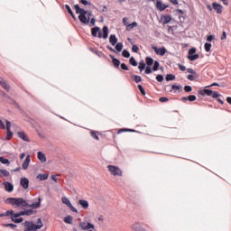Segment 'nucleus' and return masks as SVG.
Segmentation results:
<instances>
[{"label":"nucleus","instance_id":"1","mask_svg":"<svg viewBox=\"0 0 231 231\" xmlns=\"http://www.w3.org/2000/svg\"><path fill=\"white\" fill-rule=\"evenodd\" d=\"M5 203L12 205L14 208H24L30 207L31 208H39L41 207V199H38V202L28 204L23 198H8Z\"/></svg>","mask_w":231,"mask_h":231},{"label":"nucleus","instance_id":"2","mask_svg":"<svg viewBox=\"0 0 231 231\" xmlns=\"http://www.w3.org/2000/svg\"><path fill=\"white\" fill-rule=\"evenodd\" d=\"M74 9L76 10V14H79V19L80 23H83V24H89V21H90L91 25L95 26L96 20L95 18H91V15H92L91 12H88L80 8L79 5H75Z\"/></svg>","mask_w":231,"mask_h":231},{"label":"nucleus","instance_id":"3","mask_svg":"<svg viewBox=\"0 0 231 231\" xmlns=\"http://www.w3.org/2000/svg\"><path fill=\"white\" fill-rule=\"evenodd\" d=\"M32 214H33V210L32 209L14 213V215L12 217V221L13 223H23V217H21V216H32Z\"/></svg>","mask_w":231,"mask_h":231},{"label":"nucleus","instance_id":"4","mask_svg":"<svg viewBox=\"0 0 231 231\" xmlns=\"http://www.w3.org/2000/svg\"><path fill=\"white\" fill-rule=\"evenodd\" d=\"M6 126L5 125V123L3 121L0 122V127L1 129H6L7 134H6V139L11 140L12 136H14V133L10 130L12 127V123L8 120H5Z\"/></svg>","mask_w":231,"mask_h":231},{"label":"nucleus","instance_id":"5","mask_svg":"<svg viewBox=\"0 0 231 231\" xmlns=\"http://www.w3.org/2000/svg\"><path fill=\"white\" fill-rule=\"evenodd\" d=\"M123 24L124 26H126L125 31L131 32L134 28H136L138 26V23L133 22L132 23H129V18L124 17L123 18Z\"/></svg>","mask_w":231,"mask_h":231},{"label":"nucleus","instance_id":"6","mask_svg":"<svg viewBox=\"0 0 231 231\" xmlns=\"http://www.w3.org/2000/svg\"><path fill=\"white\" fill-rule=\"evenodd\" d=\"M107 169H108V171L110 172V174H112V176L122 177L124 174V172L121 171V169L118 168L117 166L108 165Z\"/></svg>","mask_w":231,"mask_h":231},{"label":"nucleus","instance_id":"7","mask_svg":"<svg viewBox=\"0 0 231 231\" xmlns=\"http://www.w3.org/2000/svg\"><path fill=\"white\" fill-rule=\"evenodd\" d=\"M79 226L83 230H95V225L89 222H79Z\"/></svg>","mask_w":231,"mask_h":231},{"label":"nucleus","instance_id":"8","mask_svg":"<svg viewBox=\"0 0 231 231\" xmlns=\"http://www.w3.org/2000/svg\"><path fill=\"white\" fill-rule=\"evenodd\" d=\"M188 59L189 60L194 61L197 60V59H199V54H194L196 53V48H191L189 51Z\"/></svg>","mask_w":231,"mask_h":231},{"label":"nucleus","instance_id":"9","mask_svg":"<svg viewBox=\"0 0 231 231\" xmlns=\"http://www.w3.org/2000/svg\"><path fill=\"white\" fill-rule=\"evenodd\" d=\"M155 8H157L159 12H163L165 9L169 8V5L163 4L162 0H157L155 4Z\"/></svg>","mask_w":231,"mask_h":231},{"label":"nucleus","instance_id":"10","mask_svg":"<svg viewBox=\"0 0 231 231\" xmlns=\"http://www.w3.org/2000/svg\"><path fill=\"white\" fill-rule=\"evenodd\" d=\"M20 185L24 189V190H27V189L30 188V180L28 178L23 177L20 180Z\"/></svg>","mask_w":231,"mask_h":231},{"label":"nucleus","instance_id":"11","mask_svg":"<svg viewBox=\"0 0 231 231\" xmlns=\"http://www.w3.org/2000/svg\"><path fill=\"white\" fill-rule=\"evenodd\" d=\"M91 33L93 37H98V39H102V32L100 31V28L98 27L92 28Z\"/></svg>","mask_w":231,"mask_h":231},{"label":"nucleus","instance_id":"12","mask_svg":"<svg viewBox=\"0 0 231 231\" xmlns=\"http://www.w3.org/2000/svg\"><path fill=\"white\" fill-rule=\"evenodd\" d=\"M0 86L1 88H3V89L7 91V93L10 92V86L8 85L6 80H5V79H3L2 77H0Z\"/></svg>","mask_w":231,"mask_h":231},{"label":"nucleus","instance_id":"13","mask_svg":"<svg viewBox=\"0 0 231 231\" xmlns=\"http://www.w3.org/2000/svg\"><path fill=\"white\" fill-rule=\"evenodd\" d=\"M153 51L157 55H161L162 57H163V55L167 53V49H165V47H162V48L153 47Z\"/></svg>","mask_w":231,"mask_h":231},{"label":"nucleus","instance_id":"14","mask_svg":"<svg viewBox=\"0 0 231 231\" xmlns=\"http://www.w3.org/2000/svg\"><path fill=\"white\" fill-rule=\"evenodd\" d=\"M212 6H213V9H215V11L217 12V14H223V5L214 2L212 4Z\"/></svg>","mask_w":231,"mask_h":231},{"label":"nucleus","instance_id":"15","mask_svg":"<svg viewBox=\"0 0 231 231\" xmlns=\"http://www.w3.org/2000/svg\"><path fill=\"white\" fill-rule=\"evenodd\" d=\"M3 185H4L6 192H14V186L12 183H10L8 181H5V182H3Z\"/></svg>","mask_w":231,"mask_h":231},{"label":"nucleus","instance_id":"16","mask_svg":"<svg viewBox=\"0 0 231 231\" xmlns=\"http://www.w3.org/2000/svg\"><path fill=\"white\" fill-rule=\"evenodd\" d=\"M161 21H162V24H169V23H171V21H172V17H171V15H169V14H165L161 17Z\"/></svg>","mask_w":231,"mask_h":231},{"label":"nucleus","instance_id":"17","mask_svg":"<svg viewBox=\"0 0 231 231\" xmlns=\"http://www.w3.org/2000/svg\"><path fill=\"white\" fill-rule=\"evenodd\" d=\"M109 42L112 46H116L118 42V38H116V35L111 34L109 37Z\"/></svg>","mask_w":231,"mask_h":231},{"label":"nucleus","instance_id":"18","mask_svg":"<svg viewBox=\"0 0 231 231\" xmlns=\"http://www.w3.org/2000/svg\"><path fill=\"white\" fill-rule=\"evenodd\" d=\"M30 155H27V157L25 158L24 162L22 164V168L23 169V171H26V169H28V166L30 165Z\"/></svg>","mask_w":231,"mask_h":231},{"label":"nucleus","instance_id":"19","mask_svg":"<svg viewBox=\"0 0 231 231\" xmlns=\"http://www.w3.org/2000/svg\"><path fill=\"white\" fill-rule=\"evenodd\" d=\"M79 204L82 207V208H84V210L89 208V202H88V200L80 199Z\"/></svg>","mask_w":231,"mask_h":231},{"label":"nucleus","instance_id":"20","mask_svg":"<svg viewBox=\"0 0 231 231\" xmlns=\"http://www.w3.org/2000/svg\"><path fill=\"white\" fill-rule=\"evenodd\" d=\"M40 181H44L45 180H48V173H40L36 177Z\"/></svg>","mask_w":231,"mask_h":231},{"label":"nucleus","instance_id":"21","mask_svg":"<svg viewBox=\"0 0 231 231\" xmlns=\"http://www.w3.org/2000/svg\"><path fill=\"white\" fill-rule=\"evenodd\" d=\"M214 91L211 89H204L203 91H200L199 94L200 95H207L208 97H212Z\"/></svg>","mask_w":231,"mask_h":231},{"label":"nucleus","instance_id":"22","mask_svg":"<svg viewBox=\"0 0 231 231\" xmlns=\"http://www.w3.org/2000/svg\"><path fill=\"white\" fill-rule=\"evenodd\" d=\"M38 160H40L42 163L46 162V155H44L42 152H38Z\"/></svg>","mask_w":231,"mask_h":231},{"label":"nucleus","instance_id":"23","mask_svg":"<svg viewBox=\"0 0 231 231\" xmlns=\"http://www.w3.org/2000/svg\"><path fill=\"white\" fill-rule=\"evenodd\" d=\"M121 133H136V131L133 129L121 128L118 130L117 134H121Z\"/></svg>","mask_w":231,"mask_h":231},{"label":"nucleus","instance_id":"24","mask_svg":"<svg viewBox=\"0 0 231 231\" xmlns=\"http://www.w3.org/2000/svg\"><path fill=\"white\" fill-rule=\"evenodd\" d=\"M10 176V171L6 170H0V178H8Z\"/></svg>","mask_w":231,"mask_h":231},{"label":"nucleus","instance_id":"25","mask_svg":"<svg viewBox=\"0 0 231 231\" xmlns=\"http://www.w3.org/2000/svg\"><path fill=\"white\" fill-rule=\"evenodd\" d=\"M109 35V28L107 26L103 27V39H107V36Z\"/></svg>","mask_w":231,"mask_h":231},{"label":"nucleus","instance_id":"26","mask_svg":"<svg viewBox=\"0 0 231 231\" xmlns=\"http://www.w3.org/2000/svg\"><path fill=\"white\" fill-rule=\"evenodd\" d=\"M18 136L24 142H28V135H26V134L24 132H19Z\"/></svg>","mask_w":231,"mask_h":231},{"label":"nucleus","instance_id":"27","mask_svg":"<svg viewBox=\"0 0 231 231\" xmlns=\"http://www.w3.org/2000/svg\"><path fill=\"white\" fill-rule=\"evenodd\" d=\"M64 223H67L68 225H73V217L69 215L64 217Z\"/></svg>","mask_w":231,"mask_h":231},{"label":"nucleus","instance_id":"28","mask_svg":"<svg viewBox=\"0 0 231 231\" xmlns=\"http://www.w3.org/2000/svg\"><path fill=\"white\" fill-rule=\"evenodd\" d=\"M112 59V62L115 66V68H119L120 66V61L118 60V59L115 58V56H110Z\"/></svg>","mask_w":231,"mask_h":231},{"label":"nucleus","instance_id":"29","mask_svg":"<svg viewBox=\"0 0 231 231\" xmlns=\"http://www.w3.org/2000/svg\"><path fill=\"white\" fill-rule=\"evenodd\" d=\"M90 135L94 138V140H100L98 136H100V133L97 131H91Z\"/></svg>","mask_w":231,"mask_h":231},{"label":"nucleus","instance_id":"30","mask_svg":"<svg viewBox=\"0 0 231 231\" xmlns=\"http://www.w3.org/2000/svg\"><path fill=\"white\" fill-rule=\"evenodd\" d=\"M131 79L134 80V82H136V84H138V82H142V77L138 75H134L131 77Z\"/></svg>","mask_w":231,"mask_h":231},{"label":"nucleus","instance_id":"31","mask_svg":"<svg viewBox=\"0 0 231 231\" xmlns=\"http://www.w3.org/2000/svg\"><path fill=\"white\" fill-rule=\"evenodd\" d=\"M145 62L147 66H152L154 64V60L151 57H146Z\"/></svg>","mask_w":231,"mask_h":231},{"label":"nucleus","instance_id":"32","mask_svg":"<svg viewBox=\"0 0 231 231\" xmlns=\"http://www.w3.org/2000/svg\"><path fill=\"white\" fill-rule=\"evenodd\" d=\"M61 201L64 205H67V207H69L71 204V201H69V198L63 197L61 199Z\"/></svg>","mask_w":231,"mask_h":231},{"label":"nucleus","instance_id":"33","mask_svg":"<svg viewBox=\"0 0 231 231\" xmlns=\"http://www.w3.org/2000/svg\"><path fill=\"white\" fill-rule=\"evenodd\" d=\"M116 50L117 51H122L124 50V44L122 42L116 43Z\"/></svg>","mask_w":231,"mask_h":231},{"label":"nucleus","instance_id":"34","mask_svg":"<svg viewBox=\"0 0 231 231\" xmlns=\"http://www.w3.org/2000/svg\"><path fill=\"white\" fill-rule=\"evenodd\" d=\"M65 8L68 11V13L69 14V15H71V17H73V19H75V14H73V11H71V7H69V5H66Z\"/></svg>","mask_w":231,"mask_h":231},{"label":"nucleus","instance_id":"35","mask_svg":"<svg viewBox=\"0 0 231 231\" xmlns=\"http://www.w3.org/2000/svg\"><path fill=\"white\" fill-rule=\"evenodd\" d=\"M0 162L4 164V165H10V161L8 159H5V157H0Z\"/></svg>","mask_w":231,"mask_h":231},{"label":"nucleus","instance_id":"36","mask_svg":"<svg viewBox=\"0 0 231 231\" xmlns=\"http://www.w3.org/2000/svg\"><path fill=\"white\" fill-rule=\"evenodd\" d=\"M166 80L169 81V80H176V76H174L173 74H168L166 76Z\"/></svg>","mask_w":231,"mask_h":231},{"label":"nucleus","instance_id":"37","mask_svg":"<svg viewBox=\"0 0 231 231\" xmlns=\"http://www.w3.org/2000/svg\"><path fill=\"white\" fill-rule=\"evenodd\" d=\"M129 63H130L132 66H138V62H136V60H135L134 57L130 58Z\"/></svg>","mask_w":231,"mask_h":231},{"label":"nucleus","instance_id":"38","mask_svg":"<svg viewBox=\"0 0 231 231\" xmlns=\"http://www.w3.org/2000/svg\"><path fill=\"white\" fill-rule=\"evenodd\" d=\"M138 69H140V71H143V69H145V62L141 61L139 63Z\"/></svg>","mask_w":231,"mask_h":231},{"label":"nucleus","instance_id":"39","mask_svg":"<svg viewBox=\"0 0 231 231\" xmlns=\"http://www.w3.org/2000/svg\"><path fill=\"white\" fill-rule=\"evenodd\" d=\"M123 57H125V59H129V57H131V53H129L127 50H124Z\"/></svg>","mask_w":231,"mask_h":231},{"label":"nucleus","instance_id":"40","mask_svg":"<svg viewBox=\"0 0 231 231\" xmlns=\"http://www.w3.org/2000/svg\"><path fill=\"white\" fill-rule=\"evenodd\" d=\"M138 89H139L140 93L143 95V97H145V89L143 88V87L142 85H138Z\"/></svg>","mask_w":231,"mask_h":231},{"label":"nucleus","instance_id":"41","mask_svg":"<svg viewBox=\"0 0 231 231\" xmlns=\"http://www.w3.org/2000/svg\"><path fill=\"white\" fill-rule=\"evenodd\" d=\"M204 48H205V51L207 52H208V51H210V48H212V44L207 42V43H205Z\"/></svg>","mask_w":231,"mask_h":231},{"label":"nucleus","instance_id":"42","mask_svg":"<svg viewBox=\"0 0 231 231\" xmlns=\"http://www.w3.org/2000/svg\"><path fill=\"white\" fill-rule=\"evenodd\" d=\"M197 97L195 96V95H189V97H188V100L189 101V102H195V100H197Z\"/></svg>","mask_w":231,"mask_h":231},{"label":"nucleus","instance_id":"43","mask_svg":"<svg viewBox=\"0 0 231 231\" xmlns=\"http://www.w3.org/2000/svg\"><path fill=\"white\" fill-rule=\"evenodd\" d=\"M158 68H160V62L159 61H154V65L152 67L153 71H158Z\"/></svg>","mask_w":231,"mask_h":231},{"label":"nucleus","instance_id":"44","mask_svg":"<svg viewBox=\"0 0 231 231\" xmlns=\"http://www.w3.org/2000/svg\"><path fill=\"white\" fill-rule=\"evenodd\" d=\"M15 214H14V210H7L5 213V216H11V219H12V217H14Z\"/></svg>","mask_w":231,"mask_h":231},{"label":"nucleus","instance_id":"45","mask_svg":"<svg viewBox=\"0 0 231 231\" xmlns=\"http://www.w3.org/2000/svg\"><path fill=\"white\" fill-rule=\"evenodd\" d=\"M211 97H213V98H219V97H221V94H219V92L213 91Z\"/></svg>","mask_w":231,"mask_h":231},{"label":"nucleus","instance_id":"46","mask_svg":"<svg viewBox=\"0 0 231 231\" xmlns=\"http://www.w3.org/2000/svg\"><path fill=\"white\" fill-rule=\"evenodd\" d=\"M184 91H185L186 93H190V91H192V87H190V86H185V87H184Z\"/></svg>","mask_w":231,"mask_h":231},{"label":"nucleus","instance_id":"47","mask_svg":"<svg viewBox=\"0 0 231 231\" xmlns=\"http://www.w3.org/2000/svg\"><path fill=\"white\" fill-rule=\"evenodd\" d=\"M139 51L140 48H138L136 45H133L132 51H134V53H138Z\"/></svg>","mask_w":231,"mask_h":231},{"label":"nucleus","instance_id":"48","mask_svg":"<svg viewBox=\"0 0 231 231\" xmlns=\"http://www.w3.org/2000/svg\"><path fill=\"white\" fill-rule=\"evenodd\" d=\"M144 73H146V75H150V73H152V69H151V67H146Z\"/></svg>","mask_w":231,"mask_h":231},{"label":"nucleus","instance_id":"49","mask_svg":"<svg viewBox=\"0 0 231 231\" xmlns=\"http://www.w3.org/2000/svg\"><path fill=\"white\" fill-rule=\"evenodd\" d=\"M156 80L158 81V82H163V76H162V75H157L156 76Z\"/></svg>","mask_w":231,"mask_h":231},{"label":"nucleus","instance_id":"50","mask_svg":"<svg viewBox=\"0 0 231 231\" xmlns=\"http://www.w3.org/2000/svg\"><path fill=\"white\" fill-rule=\"evenodd\" d=\"M121 69H123L125 71H129V68L127 65H125V63L121 64Z\"/></svg>","mask_w":231,"mask_h":231},{"label":"nucleus","instance_id":"51","mask_svg":"<svg viewBox=\"0 0 231 231\" xmlns=\"http://www.w3.org/2000/svg\"><path fill=\"white\" fill-rule=\"evenodd\" d=\"M69 208L72 212H76V213L79 212V210H77V208H75V207H73V205H71V204L69 206Z\"/></svg>","mask_w":231,"mask_h":231},{"label":"nucleus","instance_id":"52","mask_svg":"<svg viewBox=\"0 0 231 231\" xmlns=\"http://www.w3.org/2000/svg\"><path fill=\"white\" fill-rule=\"evenodd\" d=\"M207 41H208V42H212V41H214V35L208 36Z\"/></svg>","mask_w":231,"mask_h":231},{"label":"nucleus","instance_id":"53","mask_svg":"<svg viewBox=\"0 0 231 231\" xmlns=\"http://www.w3.org/2000/svg\"><path fill=\"white\" fill-rule=\"evenodd\" d=\"M159 102H162V103H163V102H169V99H168L167 97H160V98H159Z\"/></svg>","mask_w":231,"mask_h":231},{"label":"nucleus","instance_id":"54","mask_svg":"<svg viewBox=\"0 0 231 231\" xmlns=\"http://www.w3.org/2000/svg\"><path fill=\"white\" fill-rule=\"evenodd\" d=\"M188 73H190L191 75H196V70L192 69H187Z\"/></svg>","mask_w":231,"mask_h":231},{"label":"nucleus","instance_id":"55","mask_svg":"<svg viewBox=\"0 0 231 231\" xmlns=\"http://www.w3.org/2000/svg\"><path fill=\"white\" fill-rule=\"evenodd\" d=\"M5 226H10L11 228H17V225H14V224H5Z\"/></svg>","mask_w":231,"mask_h":231},{"label":"nucleus","instance_id":"56","mask_svg":"<svg viewBox=\"0 0 231 231\" xmlns=\"http://www.w3.org/2000/svg\"><path fill=\"white\" fill-rule=\"evenodd\" d=\"M226 39V32L223 31L222 36H221V41H225Z\"/></svg>","mask_w":231,"mask_h":231},{"label":"nucleus","instance_id":"57","mask_svg":"<svg viewBox=\"0 0 231 231\" xmlns=\"http://www.w3.org/2000/svg\"><path fill=\"white\" fill-rule=\"evenodd\" d=\"M171 89H173L174 91H179L180 86L172 85V86H171Z\"/></svg>","mask_w":231,"mask_h":231},{"label":"nucleus","instance_id":"58","mask_svg":"<svg viewBox=\"0 0 231 231\" xmlns=\"http://www.w3.org/2000/svg\"><path fill=\"white\" fill-rule=\"evenodd\" d=\"M179 69H180V71H185L187 69V68L181 64H179Z\"/></svg>","mask_w":231,"mask_h":231},{"label":"nucleus","instance_id":"59","mask_svg":"<svg viewBox=\"0 0 231 231\" xmlns=\"http://www.w3.org/2000/svg\"><path fill=\"white\" fill-rule=\"evenodd\" d=\"M188 80H194V75H188L187 76Z\"/></svg>","mask_w":231,"mask_h":231},{"label":"nucleus","instance_id":"60","mask_svg":"<svg viewBox=\"0 0 231 231\" xmlns=\"http://www.w3.org/2000/svg\"><path fill=\"white\" fill-rule=\"evenodd\" d=\"M176 13L180 14V15H183V14H184L183 10H181V9H177Z\"/></svg>","mask_w":231,"mask_h":231},{"label":"nucleus","instance_id":"61","mask_svg":"<svg viewBox=\"0 0 231 231\" xmlns=\"http://www.w3.org/2000/svg\"><path fill=\"white\" fill-rule=\"evenodd\" d=\"M168 32L169 33H174V29H172L171 26H169Z\"/></svg>","mask_w":231,"mask_h":231},{"label":"nucleus","instance_id":"62","mask_svg":"<svg viewBox=\"0 0 231 231\" xmlns=\"http://www.w3.org/2000/svg\"><path fill=\"white\" fill-rule=\"evenodd\" d=\"M81 5H89V2H88L87 0H81L80 1Z\"/></svg>","mask_w":231,"mask_h":231},{"label":"nucleus","instance_id":"63","mask_svg":"<svg viewBox=\"0 0 231 231\" xmlns=\"http://www.w3.org/2000/svg\"><path fill=\"white\" fill-rule=\"evenodd\" d=\"M172 5H178V0H169Z\"/></svg>","mask_w":231,"mask_h":231},{"label":"nucleus","instance_id":"64","mask_svg":"<svg viewBox=\"0 0 231 231\" xmlns=\"http://www.w3.org/2000/svg\"><path fill=\"white\" fill-rule=\"evenodd\" d=\"M226 102H227V104H230V106H231V97H226Z\"/></svg>","mask_w":231,"mask_h":231}]
</instances>
